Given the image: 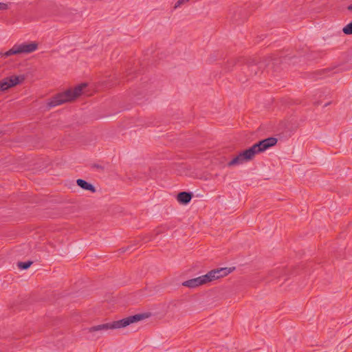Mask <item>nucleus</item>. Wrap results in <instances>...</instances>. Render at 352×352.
<instances>
[{
    "mask_svg": "<svg viewBox=\"0 0 352 352\" xmlns=\"http://www.w3.org/2000/svg\"><path fill=\"white\" fill-rule=\"evenodd\" d=\"M258 155L254 145L240 151L228 162L229 167H234L252 161Z\"/></svg>",
    "mask_w": 352,
    "mask_h": 352,
    "instance_id": "obj_1",
    "label": "nucleus"
},
{
    "mask_svg": "<svg viewBox=\"0 0 352 352\" xmlns=\"http://www.w3.org/2000/svg\"><path fill=\"white\" fill-rule=\"evenodd\" d=\"M25 80L23 74H12L0 80V92H5L9 89L22 84Z\"/></svg>",
    "mask_w": 352,
    "mask_h": 352,
    "instance_id": "obj_2",
    "label": "nucleus"
},
{
    "mask_svg": "<svg viewBox=\"0 0 352 352\" xmlns=\"http://www.w3.org/2000/svg\"><path fill=\"white\" fill-rule=\"evenodd\" d=\"M38 48V43L35 41H29L14 45L10 50L6 52L3 56H9L18 54H28L36 51Z\"/></svg>",
    "mask_w": 352,
    "mask_h": 352,
    "instance_id": "obj_3",
    "label": "nucleus"
},
{
    "mask_svg": "<svg viewBox=\"0 0 352 352\" xmlns=\"http://www.w3.org/2000/svg\"><path fill=\"white\" fill-rule=\"evenodd\" d=\"M151 316V314L150 312L144 311L120 319L121 329L125 328L132 324L146 320L148 319Z\"/></svg>",
    "mask_w": 352,
    "mask_h": 352,
    "instance_id": "obj_4",
    "label": "nucleus"
},
{
    "mask_svg": "<svg viewBox=\"0 0 352 352\" xmlns=\"http://www.w3.org/2000/svg\"><path fill=\"white\" fill-rule=\"evenodd\" d=\"M234 270V267H224L211 270L206 274L209 280V283H211L228 276Z\"/></svg>",
    "mask_w": 352,
    "mask_h": 352,
    "instance_id": "obj_5",
    "label": "nucleus"
},
{
    "mask_svg": "<svg viewBox=\"0 0 352 352\" xmlns=\"http://www.w3.org/2000/svg\"><path fill=\"white\" fill-rule=\"evenodd\" d=\"M278 142V139L275 137H270L254 144V146L258 154L263 153L267 150L275 146Z\"/></svg>",
    "mask_w": 352,
    "mask_h": 352,
    "instance_id": "obj_6",
    "label": "nucleus"
},
{
    "mask_svg": "<svg viewBox=\"0 0 352 352\" xmlns=\"http://www.w3.org/2000/svg\"><path fill=\"white\" fill-rule=\"evenodd\" d=\"M121 329L120 320H114L109 322L102 323L92 326L89 329L90 332L104 331L108 330H115Z\"/></svg>",
    "mask_w": 352,
    "mask_h": 352,
    "instance_id": "obj_7",
    "label": "nucleus"
},
{
    "mask_svg": "<svg viewBox=\"0 0 352 352\" xmlns=\"http://www.w3.org/2000/svg\"><path fill=\"white\" fill-rule=\"evenodd\" d=\"M209 280L207 276V274L204 275L199 276L198 277L187 280L183 283V285L184 287L188 288H196L201 287L204 285L209 284Z\"/></svg>",
    "mask_w": 352,
    "mask_h": 352,
    "instance_id": "obj_8",
    "label": "nucleus"
},
{
    "mask_svg": "<svg viewBox=\"0 0 352 352\" xmlns=\"http://www.w3.org/2000/svg\"><path fill=\"white\" fill-rule=\"evenodd\" d=\"M73 100H74V98L72 92L69 89H67L55 95L52 99V103L54 105H59Z\"/></svg>",
    "mask_w": 352,
    "mask_h": 352,
    "instance_id": "obj_9",
    "label": "nucleus"
},
{
    "mask_svg": "<svg viewBox=\"0 0 352 352\" xmlns=\"http://www.w3.org/2000/svg\"><path fill=\"white\" fill-rule=\"evenodd\" d=\"M89 86V82H81L76 85L75 86L69 88L74 100L80 96L82 94H85Z\"/></svg>",
    "mask_w": 352,
    "mask_h": 352,
    "instance_id": "obj_10",
    "label": "nucleus"
},
{
    "mask_svg": "<svg viewBox=\"0 0 352 352\" xmlns=\"http://www.w3.org/2000/svg\"><path fill=\"white\" fill-rule=\"evenodd\" d=\"M193 195L189 192H180L177 194L175 199L177 202L182 206H187L192 199Z\"/></svg>",
    "mask_w": 352,
    "mask_h": 352,
    "instance_id": "obj_11",
    "label": "nucleus"
},
{
    "mask_svg": "<svg viewBox=\"0 0 352 352\" xmlns=\"http://www.w3.org/2000/svg\"><path fill=\"white\" fill-rule=\"evenodd\" d=\"M76 183H77L78 186H80L83 190H88L90 192L95 191L94 186L91 184H90L83 179H79L76 181Z\"/></svg>",
    "mask_w": 352,
    "mask_h": 352,
    "instance_id": "obj_12",
    "label": "nucleus"
},
{
    "mask_svg": "<svg viewBox=\"0 0 352 352\" xmlns=\"http://www.w3.org/2000/svg\"><path fill=\"white\" fill-rule=\"evenodd\" d=\"M342 32L346 35L352 34V21L343 27Z\"/></svg>",
    "mask_w": 352,
    "mask_h": 352,
    "instance_id": "obj_13",
    "label": "nucleus"
},
{
    "mask_svg": "<svg viewBox=\"0 0 352 352\" xmlns=\"http://www.w3.org/2000/svg\"><path fill=\"white\" fill-rule=\"evenodd\" d=\"M9 8V5L5 2H0V11H3L8 10Z\"/></svg>",
    "mask_w": 352,
    "mask_h": 352,
    "instance_id": "obj_14",
    "label": "nucleus"
},
{
    "mask_svg": "<svg viewBox=\"0 0 352 352\" xmlns=\"http://www.w3.org/2000/svg\"><path fill=\"white\" fill-rule=\"evenodd\" d=\"M31 265V263H21L19 264V267L22 269H28Z\"/></svg>",
    "mask_w": 352,
    "mask_h": 352,
    "instance_id": "obj_15",
    "label": "nucleus"
},
{
    "mask_svg": "<svg viewBox=\"0 0 352 352\" xmlns=\"http://www.w3.org/2000/svg\"><path fill=\"white\" fill-rule=\"evenodd\" d=\"M348 10L352 11V4L348 6Z\"/></svg>",
    "mask_w": 352,
    "mask_h": 352,
    "instance_id": "obj_16",
    "label": "nucleus"
}]
</instances>
